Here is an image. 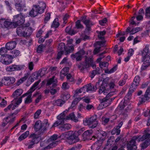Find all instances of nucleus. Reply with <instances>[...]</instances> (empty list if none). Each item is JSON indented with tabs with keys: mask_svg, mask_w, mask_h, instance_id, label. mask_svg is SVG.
Listing matches in <instances>:
<instances>
[{
	"mask_svg": "<svg viewBox=\"0 0 150 150\" xmlns=\"http://www.w3.org/2000/svg\"><path fill=\"white\" fill-rule=\"evenodd\" d=\"M116 87L117 86L113 82L108 84L105 82H103L100 87L99 93H103L104 95H106L107 97H110L117 93L118 91Z\"/></svg>",
	"mask_w": 150,
	"mask_h": 150,
	"instance_id": "f257e3e1",
	"label": "nucleus"
},
{
	"mask_svg": "<svg viewBox=\"0 0 150 150\" xmlns=\"http://www.w3.org/2000/svg\"><path fill=\"white\" fill-rule=\"evenodd\" d=\"M46 7V4L44 2L39 1L36 4L33 5L32 8L29 12V15L31 17H35L38 14L43 13Z\"/></svg>",
	"mask_w": 150,
	"mask_h": 150,
	"instance_id": "f03ea898",
	"label": "nucleus"
},
{
	"mask_svg": "<svg viewBox=\"0 0 150 150\" xmlns=\"http://www.w3.org/2000/svg\"><path fill=\"white\" fill-rule=\"evenodd\" d=\"M91 66L92 67L93 69L96 67L93 58L87 57H85L84 62H80L77 65L78 67L81 72H83L85 69H87Z\"/></svg>",
	"mask_w": 150,
	"mask_h": 150,
	"instance_id": "7ed1b4c3",
	"label": "nucleus"
},
{
	"mask_svg": "<svg viewBox=\"0 0 150 150\" xmlns=\"http://www.w3.org/2000/svg\"><path fill=\"white\" fill-rule=\"evenodd\" d=\"M49 127V124L48 123L47 120L45 119L44 122L43 123L40 120L36 121L34 125V128L35 131L38 132L40 134L44 133Z\"/></svg>",
	"mask_w": 150,
	"mask_h": 150,
	"instance_id": "20e7f679",
	"label": "nucleus"
},
{
	"mask_svg": "<svg viewBox=\"0 0 150 150\" xmlns=\"http://www.w3.org/2000/svg\"><path fill=\"white\" fill-rule=\"evenodd\" d=\"M40 81V80H39L37 82H35L27 92L22 96V97H24L25 96L28 95L26 98L25 101V104H28L32 102L33 100L31 98L32 93L35 90L36 87L39 84Z\"/></svg>",
	"mask_w": 150,
	"mask_h": 150,
	"instance_id": "39448f33",
	"label": "nucleus"
},
{
	"mask_svg": "<svg viewBox=\"0 0 150 150\" xmlns=\"http://www.w3.org/2000/svg\"><path fill=\"white\" fill-rule=\"evenodd\" d=\"M84 130V128H81L78 131H76L73 134L71 135L68 139V143L70 144H72L78 142L79 140L78 137V136L81 134Z\"/></svg>",
	"mask_w": 150,
	"mask_h": 150,
	"instance_id": "423d86ee",
	"label": "nucleus"
},
{
	"mask_svg": "<svg viewBox=\"0 0 150 150\" xmlns=\"http://www.w3.org/2000/svg\"><path fill=\"white\" fill-rule=\"evenodd\" d=\"M83 123L85 125H89L91 128L93 129L95 128L98 124L96 115L93 116L90 118H86L83 121Z\"/></svg>",
	"mask_w": 150,
	"mask_h": 150,
	"instance_id": "0eeeda50",
	"label": "nucleus"
},
{
	"mask_svg": "<svg viewBox=\"0 0 150 150\" xmlns=\"http://www.w3.org/2000/svg\"><path fill=\"white\" fill-rule=\"evenodd\" d=\"M22 14V13H20L19 14H17L13 16L12 23L13 28H16L18 25H21L24 23L25 18Z\"/></svg>",
	"mask_w": 150,
	"mask_h": 150,
	"instance_id": "6e6552de",
	"label": "nucleus"
},
{
	"mask_svg": "<svg viewBox=\"0 0 150 150\" xmlns=\"http://www.w3.org/2000/svg\"><path fill=\"white\" fill-rule=\"evenodd\" d=\"M16 10L19 12L26 11V4L24 0H14Z\"/></svg>",
	"mask_w": 150,
	"mask_h": 150,
	"instance_id": "1a4fd4ad",
	"label": "nucleus"
},
{
	"mask_svg": "<svg viewBox=\"0 0 150 150\" xmlns=\"http://www.w3.org/2000/svg\"><path fill=\"white\" fill-rule=\"evenodd\" d=\"M15 78L10 76H5L0 82V86H2L4 84L5 86H9L13 84L15 81Z\"/></svg>",
	"mask_w": 150,
	"mask_h": 150,
	"instance_id": "9d476101",
	"label": "nucleus"
},
{
	"mask_svg": "<svg viewBox=\"0 0 150 150\" xmlns=\"http://www.w3.org/2000/svg\"><path fill=\"white\" fill-rule=\"evenodd\" d=\"M25 28L21 27L17 28L16 29V33L18 35L21 37H25L30 36L32 31H31L30 29H29V31H27Z\"/></svg>",
	"mask_w": 150,
	"mask_h": 150,
	"instance_id": "9b49d317",
	"label": "nucleus"
},
{
	"mask_svg": "<svg viewBox=\"0 0 150 150\" xmlns=\"http://www.w3.org/2000/svg\"><path fill=\"white\" fill-rule=\"evenodd\" d=\"M29 138H31V139L29 140V143L28 147V149L32 148L34 145L38 144L39 142L38 136L35 133L31 134L29 136Z\"/></svg>",
	"mask_w": 150,
	"mask_h": 150,
	"instance_id": "f8f14e48",
	"label": "nucleus"
},
{
	"mask_svg": "<svg viewBox=\"0 0 150 150\" xmlns=\"http://www.w3.org/2000/svg\"><path fill=\"white\" fill-rule=\"evenodd\" d=\"M150 98V86L146 90L144 94L139 97V105L145 103L146 101L149 100Z\"/></svg>",
	"mask_w": 150,
	"mask_h": 150,
	"instance_id": "ddd939ff",
	"label": "nucleus"
},
{
	"mask_svg": "<svg viewBox=\"0 0 150 150\" xmlns=\"http://www.w3.org/2000/svg\"><path fill=\"white\" fill-rule=\"evenodd\" d=\"M142 140L146 139L141 144V149L143 150L150 145V134L147 133L143 135L142 137Z\"/></svg>",
	"mask_w": 150,
	"mask_h": 150,
	"instance_id": "4468645a",
	"label": "nucleus"
},
{
	"mask_svg": "<svg viewBox=\"0 0 150 150\" xmlns=\"http://www.w3.org/2000/svg\"><path fill=\"white\" fill-rule=\"evenodd\" d=\"M85 53V51L83 49H81L76 53L71 54V57L73 60L76 59L77 61H79L82 60L83 56Z\"/></svg>",
	"mask_w": 150,
	"mask_h": 150,
	"instance_id": "2eb2a0df",
	"label": "nucleus"
},
{
	"mask_svg": "<svg viewBox=\"0 0 150 150\" xmlns=\"http://www.w3.org/2000/svg\"><path fill=\"white\" fill-rule=\"evenodd\" d=\"M137 140L138 142L140 141V140L138 139L137 137H133L127 145L128 150H138L137 149V147L136 144V141Z\"/></svg>",
	"mask_w": 150,
	"mask_h": 150,
	"instance_id": "dca6fc26",
	"label": "nucleus"
},
{
	"mask_svg": "<svg viewBox=\"0 0 150 150\" xmlns=\"http://www.w3.org/2000/svg\"><path fill=\"white\" fill-rule=\"evenodd\" d=\"M13 26L12 23L9 21L8 20L4 18L0 19V27L10 28Z\"/></svg>",
	"mask_w": 150,
	"mask_h": 150,
	"instance_id": "f3484780",
	"label": "nucleus"
},
{
	"mask_svg": "<svg viewBox=\"0 0 150 150\" xmlns=\"http://www.w3.org/2000/svg\"><path fill=\"white\" fill-rule=\"evenodd\" d=\"M24 67L25 66L24 65L13 64L6 67V70L8 72L19 71L23 69Z\"/></svg>",
	"mask_w": 150,
	"mask_h": 150,
	"instance_id": "a211bd4d",
	"label": "nucleus"
},
{
	"mask_svg": "<svg viewBox=\"0 0 150 150\" xmlns=\"http://www.w3.org/2000/svg\"><path fill=\"white\" fill-rule=\"evenodd\" d=\"M0 61L3 64L8 65L12 62L13 58L10 56L9 54H6L4 56H1Z\"/></svg>",
	"mask_w": 150,
	"mask_h": 150,
	"instance_id": "6ab92c4d",
	"label": "nucleus"
},
{
	"mask_svg": "<svg viewBox=\"0 0 150 150\" xmlns=\"http://www.w3.org/2000/svg\"><path fill=\"white\" fill-rule=\"evenodd\" d=\"M86 17H83L81 19V21L86 26V30L89 32L91 30V27L94 24L92 21L90 19H86Z\"/></svg>",
	"mask_w": 150,
	"mask_h": 150,
	"instance_id": "aec40b11",
	"label": "nucleus"
},
{
	"mask_svg": "<svg viewBox=\"0 0 150 150\" xmlns=\"http://www.w3.org/2000/svg\"><path fill=\"white\" fill-rule=\"evenodd\" d=\"M93 131L92 130H88L85 132L83 134V139H85L94 140L96 137L92 136Z\"/></svg>",
	"mask_w": 150,
	"mask_h": 150,
	"instance_id": "412c9836",
	"label": "nucleus"
},
{
	"mask_svg": "<svg viewBox=\"0 0 150 150\" xmlns=\"http://www.w3.org/2000/svg\"><path fill=\"white\" fill-rule=\"evenodd\" d=\"M16 41H11L7 42L5 45V47L8 50L11 51L16 47Z\"/></svg>",
	"mask_w": 150,
	"mask_h": 150,
	"instance_id": "4be33fe9",
	"label": "nucleus"
},
{
	"mask_svg": "<svg viewBox=\"0 0 150 150\" xmlns=\"http://www.w3.org/2000/svg\"><path fill=\"white\" fill-rule=\"evenodd\" d=\"M102 140H98V141L91 146V149L92 150H98L102 146Z\"/></svg>",
	"mask_w": 150,
	"mask_h": 150,
	"instance_id": "5701e85b",
	"label": "nucleus"
},
{
	"mask_svg": "<svg viewBox=\"0 0 150 150\" xmlns=\"http://www.w3.org/2000/svg\"><path fill=\"white\" fill-rule=\"evenodd\" d=\"M140 81V77L139 76H136L134 78L131 86L134 88H136L138 86Z\"/></svg>",
	"mask_w": 150,
	"mask_h": 150,
	"instance_id": "b1692460",
	"label": "nucleus"
},
{
	"mask_svg": "<svg viewBox=\"0 0 150 150\" xmlns=\"http://www.w3.org/2000/svg\"><path fill=\"white\" fill-rule=\"evenodd\" d=\"M60 116H57L58 120L52 125V127H56L59 125H62L64 124L65 119L61 118Z\"/></svg>",
	"mask_w": 150,
	"mask_h": 150,
	"instance_id": "393cba45",
	"label": "nucleus"
},
{
	"mask_svg": "<svg viewBox=\"0 0 150 150\" xmlns=\"http://www.w3.org/2000/svg\"><path fill=\"white\" fill-rule=\"evenodd\" d=\"M55 76H53L52 78H50L49 80L47 81L46 85L47 86H49L52 83V86L53 88H55L57 86V81L54 80Z\"/></svg>",
	"mask_w": 150,
	"mask_h": 150,
	"instance_id": "a878e982",
	"label": "nucleus"
},
{
	"mask_svg": "<svg viewBox=\"0 0 150 150\" xmlns=\"http://www.w3.org/2000/svg\"><path fill=\"white\" fill-rule=\"evenodd\" d=\"M66 120H71L77 122L78 121V118L76 117L74 113L72 112L70 114L66 117Z\"/></svg>",
	"mask_w": 150,
	"mask_h": 150,
	"instance_id": "bb28decb",
	"label": "nucleus"
},
{
	"mask_svg": "<svg viewBox=\"0 0 150 150\" xmlns=\"http://www.w3.org/2000/svg\"><path fill=\"white\" fill-rule=\"evenodd\" d=\"M102 71V69H100L99 67H97L96 68L95 70H94L92 71L90 75V76L91 78H93L96 75H99L100 74Z\"/></svg>",
	"mask_w": 150,
	"mask_h": 150,
	"instance_id": "cd10ccee",
	"label": "nucleus"
},
{
	"mask_svg": "<svg viewBox=\"0 0 150 150\" xmlns=\"http://www.w3.org/2000/svg\"><path fill=\"white\" fill-rule=\"evenodd\" d=\"M98 136L100 139L99 140H102L103 142L106 137L107 133L101 130L98 131Z\"/></svg>",
	"mask_w": 150,
	"mask_h": 150,
	"instance_id": "c85d7f7f",
	"label": "nucleus"
},
{
	"mask_svg": "<svg viewBox=\"0 0 150 150\" xmlns=\"http://www.w3.org/2000/svg\"><path fill=\"white\" fill-rule=\"evenodd\" d=\"M83 88H84V91H86L87 92L89 91H94V86L91 83H89L83 86Z\"/></svg>",
	"mask_w": 150,
	"mask_h": 150,
	"instance_id": "c756f323",
	"label": "nucleus"
},
{
	"mask_svg": "<svg viewBox=\"0 0 150 150\" xmlns=\"http://www.w3.org/2000/svg\"><path fill=\"white\" fill-rule=\"evenodd\" d=\"M71 127L70 124L67 123L60 126L59 128L62 131H66L70 129Z\"/></svg>",
	"mask_w": 150,
	"mask_h": 150,
	"instance_id": "7c9ffc66",
	"label": "nucleus"
},
{
	"mask_svg": "<svg viewBox=\"0 0 150 150\" xmlns=\"http://www.w3.org/2000/svg\"><path fill=\"white\" fill-rule=\"evenodd\" d=\"M22 93L23 90L22 89H18L14 92L12 96L14 99H16L17 97L20 96Z\"/></svg>",
	"mask_w": 150,
	"mask_h": 150,
	"instance_id": "2f4dec72",
	"label": "nucleus"
},
{
	"mask_svg": "<svg viewBox=\"0 0 150 150\" xmlns=\"http://www.w3.org/2000/svg\"><path fill=\"white\" fill-rule=\"evenodd\" d=\"M142 57H145L146 55H150V50L149 51V46L146 45L144 48L142 52Z\"/></svg>",
	"mask_w": 150,
	"mask_h": 150,
	"instance_id": "473e14b6",
	"label": "nucleus"
},
{
	"mask_svg": "<svg viewBox=\"0 0 150 150\" xmlns=\"http://www.w3.org/2000/svg\"><path fill=\"white\" fill-rule=\"evenodd\" d=\"M10 52L11 54L10 55V56L13 59L18 56L20 52L18 50H13L10 51Z\"/></svg>",
	"mask_w": 150,
	"mask_h": 150,
	"instance_id": "72a5a7b5",
	"label": "nucleus"
},
{
	"mask_svg": "<svg viewBox=\"0 0 150 150\" xmlns=\"http://www.w3.org/2000/svg\"><path fill=\"white\" fill-rule=\"evenodd\" d=\"M9 28L0 27V30L1 32V34L4 37L6 36L7 35L8 31V30Z\"/></svg>",
	"mask_w": 150,
	"mask_h": 150,
	"instance_id": "f704fd0d",
	"label": "nucleus"
},
{
	"mask_svg": "<svg viewBox=\"0 0 150 150\" xmlns=\"http://www.w3.org/2000/svg\"><path fill=\"white\" fill-rule=\"evenodd\" d=\"M29 75V74L27 73L24 76L21 78L19 80H18L17 83V85L19 86L21 83H22L24 81H25L28 78Z\"/></svg>",
	"mask_w": 150,
	"mask_h": 150,
	"instance_id": "c9c22d12",
	"label": "nucleus"
},
{
	"mask_svg": "<svg viewBox=\"0 0 150 150\" xmlns=\"http://www.w3.org/2000/svg\"><path fill=\"white\" fill-rule=\"evenodd\" d=\"M29 75V74L27 73L24 76L21 78L19 80H18L17 83V85L19 86L21 83H22L24 81H25L28 78Z\"/></svg>",
	"mask_w": 150,
	"mask_h": 150,
	"instance_id": "e433bc0d",
	"label": "nucleus"
},
{
	"mask_svg": "<svg viewBox=\"0 0 150 150\" xmlns=\"http://www.w3.org/2000/svg\"><path fill=\"white\" fill-rule=\"evenodd\" d=\"M29 134V131H27L20 135L18 138V140L20 141H22L26 138Z\"/></svg>",
	"mask_w": 150,
	"mask_h": 150,
	"instance_id": "4c0bfd02",
	"label": "nucleus"
},
{
	"mask_svg": "<svg viewBox=\"0 0 150 150\" xmlns=\"http://www.w3.org/2000/svg\"><path fill=\"white\" fill-rule=\"evenodd\" d=\"M58 142L59 141H58L52 142L47 146L44 147L41 150H47L48 149L54 147L57 144Z\"/></svg>",
	"mask_w": 150,
	"mask_h": 150,
	"instance_id": "58836bf2",
	"label": "nucleus"
},
{
	"mask_svg": "<svg viewBox=\"0 0 150 150\" xmlns=\"http://www.w3.org/2000/svg\"><path fill=\"white\" fill-rule=\"evenodd\" d=\"M142 61L145 64L150 65V55H146L145 57H142Z\"/></svg>",
	"mask_w": 150,
	"mask_h": 150,
	"instance_id": "ea45409f",
	"label": "nucleus"
},
{
	"mask_svg": "<svg viewBox=\"0 0 150 150\" xmlns=\"http://www.w3.org/2000/svg\"><path fill=\"white\" fill-rule=\"evenodd\" d=\"M46 45L43 44H40L38 47L37 52L38 53H41L43 52L44 49Z\"/></svg>",
	"mask_w": 150,
	"mask_h": 150,
	"instance_id": "a19ab883",
	"label": "nucleus"
},
{
	"mask_svg": "<svg viewBox=\"0 0 150 150\" xmlns=\"http://www.w3.org/2000/svg\"><path fill=\"white\" fill-rule=\"evenodd\" d=\"M59 25V23L58 22V19L57 18H56L53 22L51 27L57 28L58 27Z\"/></svg>",
	"mask_w": 150,
	"mask_h": 150,
	"instance_id": "79ce46f5",
	"label": "nucleus"
},
{
	"mask_svg": "<svg viewBox=\"0 0 150 150\" xmlns=\"http://www.w3.org/2000/svg\"><path fill=\"white\" fill-rule=\"evenodd\" d=\"M106 33V31L105 30H103L102 31H100L98 34V38L99 39L101 40H103L104 39V37L103 36L105 35Z\"/></svg>",
	"mask_w": 150,
	"mask_h": 150,
	"instance_id": "37998d69",
	"label": "nucleus"
},
{
	"mask_svg": "<svg viewBox=\"0 0 150 150\" xmlns=\"http://www.w3.org/2000/svg\"><path fill=\"white\" fill-rule=\"evenodd\" d=\"M117 66L116 65L110 70L107 69L105 70V72L108 74H111L115 72L117 69Z\"/></svg>",
	"mask_w": 150,
	"mask_h": 150,
	"instance_id": "c03bdc74",
	"label": "nucleus"
},
{
	"mask_svg": "<svg viewBox=\"0 0 150 150\" xmlns=\"http://www.w3.org/2000/svg\"><path fill=\"white\" fill-rule=\"evenodd\" d=\"M66 48L65 51L66 55L72 52L74 49V47L73 46H68V48Z\"/></svg>",
	"mask_w": 150,
	"mask_h": 150,
	"instance_id": "a18cd8bd",
	"label": "nucleus"
},
{
	"mask_svg": "<svg viewBox=\"0 0 150 150\" xmlns=\"http://www.w3.org/2000/svg\"><path fill=\"white\" fill-rule=\"evenodd\" d=\"M58 48L59 50H60V51H64V50H65L66 48L65 44L63 42L60 43L58 45Z\"/></svg>",
	"mask_w": 150,
	"mask_h": 150,
	"instance_id": "49530a36",
	"label": "nucleus"
},
{
	"mask_svg": "<svg viewBox=\"0 0 150 150\" xmlns=\"http://www.w3.org/2000/svg\"><path fill=\"white\" fill-rule=\"evenodd\" d=\"M7 50H8L6 49V48L5 47H1L0 49V54L1 56H4L5 55H6V54L7 53Z\"/></svg>",
	"mask_w": 150,
	"mask_h": 150,
	"instance_id": "de8ad7c7",
	"label": "nucleus"
},
{
	"mask_svg": "<svg viewBox=\"0 0 150 150\" xmlns=\"http://www.w3.org/2000/svg\"><path fill=\"white\" fill-rule=\"evenodd\" d=\"M75 23L76 27L77 29H82L84 28L83 26L81 24L80 20H77Z\"/></svg>",
	"mask_w": 150,
	"mask_h": 150,
	"instance_id": "09e8293b",
	"label": "nucleus"
},
{
	"mask_svg": "<svg viewBox=\"0 0 150 150\" xmlns=\"http://www.w3.org/2000/svg\"><path fill=\"white\" fill-rule=\"evenodd\" d=\"M65 101L62 99H58L55 101V103L57 106H61L64 103Z\"/></svg>",
	"mask_w": 150,
	"mask_h": 150,
	"instance_id": "8fccbe9b",
	"label": "nucleus"
},
{
	"mask_svg": "<svg viewBox=\"0 0 150 150\" xmlns=\"http://www.w3.org/2000/svg\"><path fill=\"white\" fill-rule=\"evenodd\" d=\"M81 99V98H76L74 99L72 103L71 106L74 107Z\"/></svg>",
	"mask_w": 150,
	"mask_h": 150,
	"instance_id": "3c124183",
	"label": "nucleus"
},
{
	"mask_svg": "<svg viewBox=\"0 0 150 150\" xmlns=\"http://www.w3.org/2000/svg\"><path fill=\"white\" fill-rule=\"evenodd\" d=\"M141 30V28L139 27H136L132 29L130 32V34L133 35L134 33L139 32Z\"/></svg>",
	"mask_w": 150,
	"mask_h": 150,
	"instance_id": "603ef678",
	"label": "nucleus"
},
{
	"mask_svg": "<svg viewBox=\"0 0 150 150\" xmlns=\"http://www.w3.org/2000/svg\"><path fill=\"white\" fill-rule=\"evenodd\" d=\"M114 138L113 137H110L108 139L107 143V146H108L109 145H111L112 143V142H113L114 141Z\"/></svg>",
	"mask_w": 150,
	"mask_h": 150,
	"instance_id": "864d4df0",
	"label": "nucleus"
},
{
	"mask_svg": "<svg viewBox=\"0 0 150 150\" xmlns=\"http://www.w3.org/2000/svg\"><path fill=\"white\" fill-rule=\"evenodd\" d=\"M30 25L29 23H27L25 24H24L22 26H21V27H23V28H25V29L27 30V31H29L28 30L29 29H30L31 31H32V28L29 27V26Z\"/></svg>",
	"mask_w": 150,
	"mask_h": 150,
	"instance_id": "5fc2aeb1",
	"label": "nucleus"
},
{
	"mask_svg": "<svg viewBox=\"0 0 150 150\" xmlns=\"http://www.w3.org/2000/svg\"><path fill=\"white\" fill-rule=\"evenodd\" d=\"M108 65V63L105 62H102L99 64V66L101 68L107 67Z\"/></svg>",
	"mask_w": 150,
	"mask_h": 150,
	"instance_id": "6e6d98bb",
	"label": "nucleus"
},
{
	"mask_svg": "<svg viewBox=\"0 0 150 150\" xmlns=\"http://www.w3.org/2000/svg\"><path fill=\"white\" fill-rule=\"evenodd\" d=\"M62 96L64 100H67L70 98V95L69 94L65 93L62 94Z\"/></svg>",
	"mask_w": 150,
	"mask_h": 150,
	"instance_id": "4d7b16f0",
	"label": "nucleus"
},
{
	"mask_svg": "<svg viewBox=\"0 0 150 150\" xmlns=\"http://www.w3.org/2000/svg\"><path fill=\"white\" fill-rule=\"evenodd\" d=\"M0 101H1V102L0 103V106L1 107H4L7 105V101L5 100L4 99H2L1 98V100H0Z\"/></svg>",
	"mask_w": 150,
	"mask_h": 150,
	"instance_id": "13d9d810",
	"label": "nucleus"
},
{
	"mask_svg": "<svg viewBox=\"0 0 150 150\" xmlns=\"http://www.w3.org/2000/svg\"><path fill=\"white\" fill-rule=\"evenodd\" d=\"M5 3L6 5V8L8 9L10 11L12 10V8L11 6V4L9 2L7 1H5Z\"/></svg>",
	"mask_w": 150,
	"mask_h": 150,
	"instance_id": "bf43d9fd",
	"label": "nucleus"
},
{
	"mask_svg": "<svg viewBox=\"0 0 150 150\" xmlns=\"http://www.w3.org/2000/svg\"><path fill=\"white\" fill-rule=\"evenodd\" d=\"M125 106V103L124 102H120L119 104V105L117 107V108L118 109L120 110H123L124 107Z\"/></svg>",
	"mask_w": 150,
	"mask_h": 150,
	"instance_id": "052dcab7",
	"label": "nucleus"
},
{
	"mask_svg": "<svg viewBox=\"0 0 150 150\" xmlns=\"http://www.w3.org/2000/svg\"><path fill=\"white\" fill-rule=\"evenodd\" d=\"M145 15L146 16L150 17V7L146 8Z\"/></svg>",
	"mask_w": 150,
	"mask_h": 150,
	"instance_id": "680f3d73",
	"label": "nucleus"
},
{
	"mask_svg": "<svg viewBox=\"0 0 150 150\" xmlns=\"http://www.w3.org/2000/svg\"><path fill=\"white\" fill-rule=\"evenodd\" d=\"M127 76L125 79L120 80L118 82L119 85L120 86H122L125 84L126 82V79H127Z\"/></svg>",
	"mask_w": 150,
	"mask_h": 150,
	"instance_id": "e2e57ef3",
	"label": "nucleus"
},
{
	"mask_svg": "<svg viewBox=\"0 0 150 150\" xmlns=\"http://www.w3.org/2000/svg\"><path fill=\"white\" fill-rule=\"evenodd\" d=\"M41 112V110H38L35 112L34 115V118L35 119L38 118Z\"/></svg>",
	"mask_w": 150,
	"mask_h": 150,
	"instance_id": "0e129e2a",
	"label": "nucleus"
},
{
	"mask_svg": "<svg viewBox=\"0 0 150 150\" xmlns=\"http://www.w3.org/2000/svg\"><path fill=\"white\" fill-rule=\"evenodd\" d=\"M50 13H47L45 16V23H47V22L50 19Z\"/></svg>",
	"mask_w": 150,
	"mask_h": 150,
	"instance_id": "69168bd1",
	"label": "nucleus"
},
{
	"mask_svg": "<svg viewBox=\"0 0 150 150\" xmlns=\"http://www.w3.org/2000/svg\"><path fill=\"white\" fill-rule=\"evenodd\" d=\"M10 117H6L4 119V120H5V122H2L1 126L3 127H4L8 123V119L9 118H10Z\"/></svg>",
	"mask_w": 150,
	"mask_h": 150,
	"instance_id": "338daca9",
	"label": "nucleus"
},
{
	"mask_svg": "<svg viewBox=\"0 0 150 150\" xmlns=\"http://www.w3.org/2000/svg\"><path fill=\"white\" fill-rule=\"evenodd\" d=\"M135 89L136 88H134L133 87H132V86L131 85L129 88V90L127 93L128 96H129L131 95L132 93L134 91Z\"/></svg>",
	"mask_w": 150,
	"mask_h": 150,
	"instance_id": "774afa93",
	"label": "nucleus"
}]
</instances>
